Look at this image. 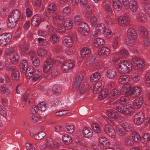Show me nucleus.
I'll use <instances>...</instances> for the list:
<instances>
[{
    "label": "nucleus",
    "instance_id": "nucleus-1",
    "mask_svg": "<svg viewBox=\"0 0 150 150\" xmlns=\"http://www.w3.org/2000/svg\"><path fill=\"white\" fill-rule=\"evenodd\" d=\"M20 12L17 9L13 10L11 13L8 16V23H7L9 28H12L15 27L20 18Z\"/></svg>",
    "mask_w": 150,
    "mask_h": 150
},
{
    "label": "nucleus",
    "instance_id": "nucleus-2",
    "mask_svg": "<svg viewBox=\"0 0 150 150\" xmlns=\"http://www.w3.org/2000/svg\"><path fill=\"white\" fill-rule=\"evenodd\" d=\"M132 64L127 60H124L119 64L117 69L118 72L121 74L127 73L132 69Z\"/></svg>",
    "mask_w": 150,
    "mask_h": 150
},
{
    "label": "nucleus",
    "instance_id": "nucleus-3",
    "mask_svg": "<svg viewBox=\"0 0 150 150\" xmlns=\"http://www.w3.org/2000/svg\"><path fill=\"white\" fill-rule=\"evenodd\" d=\"M126 85L129 86L127 88L128 89L126 92L127 96H130L131 98H134L135 97L139 96L141 93V90L139 87H133L132 88V86L130 84H126Z\"/></svg>",
    "mask_w": 150,
    "mask_h": 150
},
{
    "label": "nucleus",
    "instance_id": "nucleus-4",
    "mask_svg": "<svg viewBox=\"0 0 150 150\" xmlns=\"http://www.w3.org/2000/svg\"><path fill=\"white\" fill-rule=\"evenodd\" d=\"M42 146L44 148H47L53 150H58L60 149V146L58 144H54L52 139L48 137L46 139V144H43Z\"/></svg>",
    "mask_w": 150,
    "mask_h": 150
},
{
    "label": "nucleus",
    "instance_id": "nucleus-5",
    "mask_svg": "<svg viewBox=\"0 0 150 150\" xmlns=\"http://www.w3.org/2000/svg\"><path fill=\"white\" fill-rule=\"evenodd\" d=\"M11 38V35L9 33L3 34L0 35V46L4 47L8 44Z\"/></svg>",
    "mask_w": 150,
    "mask_h": 150
},
{
    "label": "nucleus",
    "instance_id": "nucleus-6",
    "mask_svg": "<svg viewBox=\"0 0 150 150\" xmlns=\"http://www.w3.org/2000/svg\"><path fill=\"white\" fill-rule=\"evenodd\" d=\"M145 117L144 114L142 112H138L134 116V122L137 125H140L146 120H144Z\"/></svg>",
    "mask_w": 150,
    "mask_h": 150
},
{
    "label": "nucleus",
    "instance_id": "nucleus-7",
    "mask_svg": "<svg viewBox=\"0 0 150 150\" xmlns=\"http://www.w3.org/2000/svg\"><path fill=\"white\" fill-rule=\"evenodd\" d=\"M129 86L126 85V84H125L119 92V91L117 89H114L110 91V93L111 94V95L112 96H120L121 94L125 95L127 96L126 93L128 89L127 88H129Z\"/></svg>",
    "mask_w": 150,
    "mask_h": 150
},
{
    "label": "nucleus",
    "instance_id": "nucleus-8",
    "mask_svg": "<svg viewBox=\"0 0 150 150\" xmlns=\"http://www.w3.org/2000/svg\"><path fill=\"white\" fill-rule=\"evenodd\" d=\"M104 131L106 134L112 138L115 137V129L111 125H106L104 128Z\"/></svg>",
    "mask_w": 150,
    "mask_h": 150
},
{
    "label": "nucleus",
    "instance_id": "nucleus-9",
    "mask_svg": "<svg viewBox=\"0 0 150 150\" xmlns=\"http://www.w3.org/2000/svg\"><path fill=\"white\" fill-rule=\"evenodd\" d=\"M83 78L81 77L80 75H77L75 79V81L73 85V89L74 91H76L80 87Z\"/></svg>",
    "mask_w": 150,
    "mask_h": 150
},
{
    "label": "nucleus",
    "instance_id": "nucleus-10",
    "mask_svg": "<svg viewBox=\"0 0 150 150\" xmlns=\"http://www.w3.org/2000/svg\"><path fill=\"white\" fill-rule=\"evenodd\" d=\"M74 66L73 63L71 60L65 61L63 63L62 67V70L64 71H67L71 69Z\"/></svg>",
    "mask_w": 150,
    "mask_h": 150
},
{
    "label": "nucleus",
    "instance_id": "nucleus-11",
    "mask_svg": "<svg viewBox=\"0 0 150 150\" xmlns=\"http://www.w3.org/2000/svg\"><path fill=\"white\" fill-rule=\"evenodd\" d=\"M137 38V37L130 36L127 35L125 38L126 42L129 46H132L135 43V40Z\"/></svg>",
    "mask_w": 150,
    "mask_h": 150
},
{
    "label": "nucleus",
    "instance_id": "nucleus-12",
    "mask_svg": "<svg viewBox=\"0 0 150 150\" xmlns=\"http://www.w3.org/2000/svg\"><path fill=\"white\" fill-rule=\"evenodd\" d=\"M88 83L87 82H84L79 91V93L81 95L85 94L88 91Z\"/></svg>",
    "mask_w": 150,
    "mask_h": 150
},
{
    "label": "nucleus",
    "instance_id": "nucleus-13",
    "mask_svg": "<svg viewBox=\"0 0 150 150\" xmlns=\"http://www.w3.org/2000/svg\"><path fill=\"white\" fill-rule=\"evenodd\" d=\"M25 77L27 79H30L33 75L34 71V68L33 66H29L25 71Z\"/></svg>",
    "mask_w": 150,
    "mask_h": 150
},
{
    "label": "nucleus",
    "instance_id": "nucleus-14",
    "mask_svg": "<svg viewBox=\"0 0 150 150\" xmlns=\"http://www.w3.org/2000/svg\"><path fill=\"white\" fill-rule=\"evenodd\" d=\"M99 51L98 54L103 56H107L110 53V49L107 47H103L99 49Z\"/></svg>",
    "mask_w": 150,
    "mask_h": 150
},
{
    "label": "nucleus",
    "instance_id": "nucleus-15",
    "mask_svg": "<svg viewBox=\"0 0 150 150\" xmlns=\"http://www.w3.org/2000/svg\"><path fill=\"white\" fill-rule=\"evenodd\" d=\"M41 21V18L40 16L38 15H35L31 21V24L34 26H36L40 23Z\"/></svg>",
    "mask_w": 150,
    "mask_h": 150
},
{
    "label": "nucleus",
    "instance_id": "nucleus-16",
    "mask_svg": "<svg viewBox=\"0 0 150 150\" xmlns=\"http://www.w3.org/2000/svg\"><path fill=\"white\" fill-rule=\"evenodd\" d=\"M83 135L86 138H90L92 137L93 132L92 130L88 128L85 127L82 131Z\"/></svg>",
    "mask_w": 150,
    "mask_h": 150
},
{
    "label": "nucleus",
    "instance_id": "nucleus-17",
    "mask_svg": "<svg viewBox=\"0 0 150 150\" xmlns=\"http://www.w3.org/2000/svg\"><path fill=\"white\" fill-rule=\"evenodd\" d=\"M52 60L51 59H47L43 67V71L44 72H46L48 71L52 66Z\"/></svg>",
    "mask_w": 150,
    "mask_h": 150
},
{
    "label": "nucleus",
    "instance_id": "nucleus-18",
    "mask_svg": "<svg viewBox=\"0 0 150 150\" xmlns=\"http://www.w3.org/2000/svg\"><path fill=\"white\" fill-rule=\"evenodd\" d=\"M130 79V77L127 74L121 76L118 79V81L120 84H124L127 83Z\"/></svg>",
    "mask_w": 150,
    "mask_h": 150
},
{
    "label": "nucleus",
    "instance_id": "nucleus-19",
    "mask_svg": "<svg viewBox=\"0 0 150 150\" xmlns=\"http://www.w3.org/2000/svg\"><path fill=\"white\" fill-rule=\"evenodd\" d=\"M28 66V63L26 60H23L21 62L20 64V70L21 73H24L25 72Z\"/></svg>",
    "mask_w": 150,
    "mask_h": 150
},
{
    "label": "nucleus",
    "instance_id": "nucleus-20",
    "mask_svg": "<svg viewBox=\"0 0 150 150\" xmlns=\"http://www.w3.org/2000/svg\"><path fill=\"white\" fill-rule=\"evenodd\" d=\"M118 21L120 23V25L122 26L127 25L129 24V19L125 16L120 17Z\"/></svg>",
    "mask_w": 150,
    "mask_h": 150
},
{
    "label": "nucleus",
    "instance_id": "nucleus-21",
    "mask_svg": "<svg viewBox=\"0 0 150 150\" xmlns=\"http://www.w3.org/2000/svg\"><path fill=\"white\" fill-rule=\"evenodd\" d=\"M127 132H132L133 130V127L132 124L129 122L123 123L121 125Z\"/></svg>",
    "mask_w": 150,
    "mask_h": 150
},
{
    "label": "nucleus",
    "instance_id": "nucleus-22",
    "mask_svg": "<svg viewBox=\"0 0 150 150\" xmlns=\"http://www.w3.org/2000/svg\"><path fill=\"white\" fill-rule=\"evenodd\" d=\"M116 73L115 70L114 69H108L106 73V76L110 79H112L116 76Z\"/></svg>",
    "mask_w": 150,
    "mask_h": 150
},
{
    "label": "nucleus",
    "instance_id": "nucleus-23",
    "mask_svg": "<svg viewBox=\"0 0 150 150\" xmlns=\"http://www.w3.org/2000/svg\"><path fill=\"white\" fill-rule=\"evenodd\" d=\"M100 78V74L98 72H95L90 76V79L92 82H95L98 80Z\"/></svg>",
    "mask_w": 150,
    "mask_h": 150
},
{
    "label": "nucleus",
    "instance_id": "nucleus-24",
    "mask_svg": "<svg viewBox=\"0 0 150 150\" xmlns=\"http://www.w3.org/2000/svg\"><path fill=\"white\" fill-rule=\"evenodd\" d=\"M113 5L114 8L118 11H120L122 5L119 0H113Z\"/></svg>",
    "mask_w": 150,
    "mask_h": 150
},
{
    "label": "nucleus",
    "instance_id": "nucleus-25",
    "mask_svg": "<svg viewBox=\"0 0 150 150\" xmlns=\"http://www.w3.org/2000/svg\"><path fill=\"white\" fill-rule=\"evenodd\" d=\"M62 139L64 143L67 145L70 144L72 142L71 138L68 134L64 135L62 137Z\"/></svg>",
    "mask_w": 150,
    "mask_h": 150
},
{
    "label": "nucleus",
    "instance_id": "nucleus-26",
    "mask_svg": "<svg viewBox=\"0 0 150 150\" xmlns=\"http://www.w3.org/2000/svg\"><path fill=\"white\" fill-rule=\"evenodd\" d=\"M132 139L136 142H139L141 140L140 135L137 132L134 131L132 134Z\"/></svg>",
    "mask_w": 150,
    "mask_h": 150
},
{
    "label": "nucleus",
    "instance_id": "nucleus-27",
    "mask_svg": "<svg viewBox=\"0 0 150 150\" xmlns=\"http://www.w3.org/2000/svg\"><path fill=\"white\" fill-rule=\"evenodd\" d=\"M62 41L63 43L67 44L69 46L73 45V40L70 36H66L64 37Z\"/></svg>",
    "mask_w": 150,
    "mask_h": 150
},
{
    "label": "nucleus",
    "instance_id": "nucleus-28",
    "mask_svg": "<svg viewBox=\"0 0 150 150\" xmlns=\"http://www.w3.org/2000/svg\"><path fill=\"white\" fill-rule=\"evenodd\" d=\"M42 73L41 71L39 70L35 71L33 75V79L35 81L39 79L42 76Z\"/></svg>",
    "mask_w": 150,
    "mask_h": 150
},
{
    "label": "nucleus",
    "instance_id": "nucleus-29",
    "mask_svg": "<svg viewBox=\"0 0 150 150\" xmlns=\"http://www.w3.org/2000/svg\"><path fill=\"white\" fill-rule=\"evenodd\" d=\"M96 31H98L100 34H103L105 31V28L103 24L98 25L96 27Z\"/></svg>",
    "mask_w": 150,
    "mask_h": 150
},
{
    "label": "nucleus",
    "instance_id": "nucleus-30",
    "mask_svg": "<svg viewBox=\"0 0 150 150\" xmlns=\"http://www.w3.org/2000/svg\"><path fill=\"white\" fill-rule=\"evenodd\" d=\"M105 42L104 40L100 38H97L94 40V45L96 47H98L100 46L103 45Z\"/></svg>",
    "mask_w": 150,
    "mask_h": 150
},
{
    "label": "nucleus",
    "instance_id": "nucleus-31",
    "mask_svg": "<svg viewBox=\"0 0 150 150\" xmlns=\"http://www.w3.org/2000/svg\"><path fill=\"white\" fill-rule=\"evenodd\" d=\"M138 31L140 32L141 36L145 37L148 35V32L146 28L143 27H140L138 28Z\"/></svg>",
    "mask_w": 150,
    "mask_h": 150
},
{
    "label": "nucleus",
    "instance_id": "nucleus-32",
    "mask_svg": "<svg viewBox=\"0 0 150 150\" xmlns=\"http://www.w3.org/2000/svg\"><path fill=\"white\" fill-rule=\"evenodd\" d=\"M103 87V85L102 84V82L98 81L96 83L93 87V90L96 91H100L102 90V88Z\"/></svg>",
    "mask_w": 150,
    "mask_h": 150
},
{
    "label": "nucleus",
    "instance_id": "nucleus-33",
    "mask_svg": "<svg viewBox=\"0 0 150 150\" xmlns=\"http://www.w3.org/2000/svg\"><path fill=\"white\" fill-rule=\"evenodd\" d=\"M19 71L16 68H14L12 71L11 74L12 79L14 80L17 81L19 79Z\"/></svg>",
    "mask_w": 150,
    "mask_h": 150
},
{
    "label": "nucleus",
    "instance_id": "nucleus-34",
    "mask_svg": "<svg viewBox=\"0 0 150 150\" xmlns=\"http://www.w3.org/2000/svg\"><path fill=\"white\" fill-rule=\"evenodd\" d=\"M96 57L97 55H96L90 56L88 59H87L86 61V65L88 66L91 65L94 62Z\"/></svg>",
    "mask_w": 150,
    "mask_h": 150
},
{
    "label": "nucleus",
    "instance_id": "nucleus-35",
    "mask_svg": "<svg viewBox=\"0 0 150 150\" xmlns=\"http://www.w3.org/2000/svg\"><path fill=\"white\" fill-rule=\"evenodd\" d=\"M53 92L56 95H58L60 94L61 90L60 86L58 85H56L54 86L52 88Z\"/></svg>",
    "mask_w": 150,
    "mask_h": 150
},
{
    "label": "nucleus",
    "instance_id": "nucleus-36",
    "mask_svg": "<svg viewBox=\"0 0 150 150\" xmlns=\"http://www.w3.org/2000/svg\"><path fill=\"white\" fill-rule=\"evenodd\" d=\"M117 131L120 135L122 136H124L127 132L121 125L117 127Z\"/></svg>",
    "mask_w": 150,
    "mask_h": 150
},
{
    "label": "nucleus",
    "instance_id": "nucleus-37",
    "mask_svg": "<svg viewBox=\"0 0 150 150\" xmlns=\"http://www.w3.org/2000/svg\"><path fill=\"white\" fill-rule=\"evenodd\" d=\"M45 133L43 131H41L34 135V138L37 140H40L42 139L45 136Z\"/></svg>",
    "mask_w": 150,
    "mask_h": 150
},
{
    "label": "nucleus",
    "instance_id": "nucleus-38",
    "mask_svg": "<svg viewBox=\"0 0 150 150\" xmlns=\"http://www.w3.org/2000/svg\"><path fill=\"white\" fill-rule=\"evenodd\" d=\"M90 52V50L89 49L86 47L84 48L81 50V54L83 57H87Z\"/></svg>",
    "mask_w": 150,
    "mask_h": 150
},
{
    "label": "nucleus",
    "instance_id": "nucleus-39",
    "mask_svg": "<svg viewBox=\"0 0 150 150\" xmlns=\"http://www.w3.org/2000/svg\"><path fill=\"white\" fill-rule=\"evenodd\" d=\"M144 14L142 13L138 14L137 15V19L141 23H144L146 21V18Z\"/></svg>",
    "mask_w": 150,
    "mask_h": 150
},
{
    "label": "nucleus",
    "instance_id": "nucleus-40",
    "mask_svg": "<svg viewBox=\"0 0 150 150\" xmlns=\"http://www.w3.org/2000/svg\"><path fill=\"white\" fill-rule=\"evenodd\" d=\"M74 127L73 125H68L65 127V130L67 133H71L74 132Z\"/></svg>",
    "mask_w": 150,
    "mask_h": 150
},
{
    "label": "nucleus",
    "instance_id": "nucleus-41",
    "mask_svg": "<svg viewBox=\"0 0 150 150\" xmlns=\"http://www.w3.org/2000/svg\"><path fill=\"white\" fill-rule=\"evenodd\" d=\"M50 41L53 44H57L59 41V38L55 34L52 35L50 38Z\"/></svg>",
    "mask_w": 150,
    "mask_h": 150
},
{
    "label": "nucleus",
    "instance_id": "nucleus-42",
    "mask_svg": "<svg viewBox=\"0 0 150 150\" xmlns=\"http://www.w3.org/2000/svg\"><path fill=\"white\" fill-rule=\"evenodd\" d=\"M91 127L93 130L96 133H99L100 132V126L97 123L92 124Z\"/></svg>",
    "mask_w": 150,
    "mask_h": 150
},
{
    "label": "nucleus",
    "instance_id": "nucleus-43",
    "mask_svg": "<svg viewBox=\"0 0 150 150\" xmlns=\"http://www.w3.org/2000/svg\"><path fill=\"white\" fill-rule=\"evenodd\" d=\"M19 56L17 54H14L13 55L10 57L11 62L13 64H16L18 61Z\"/></svg>",
    "mask_w": 150,
    "mask_h": 150
},
{
    "label": "nucleus",
    "instance_id": "nucleus-44",
    "mask_svg": "<svg viewBox=\"0 0 150 150\" xmlns=\"http://www.w3.org/2000/svg\"><path fill=\"white\" fill-rule=\"evenodd\" d=\"M119 54L121 58H126L128 54V51L126 50L123 49L120 51Z\"/></svg>",
    "mask_w": 150,
    "mask_h": 150
},
{
    "label": "nucleus",
    "instance_id": "nucleus-45",
    "mask_svg": "<svg viewBox=\"0 0 150 150\" xmlns=\"http://www.w3.org/2000/svg\"><path fill=\"white\" fill-rule=\"evenodd\" d=\"M130 36L137 37V34L134 29L132 28H130L128 29L127 31V35Z\"/></svg>",
    "mask_w": 150,
    "mask_h": 150
},
{
    "label": "nucleus",
    "instance_id": "nucleus-46",
    "mask_svg": "<svg viewBox=\"0 0 150 150\" xmlns=\"http://www.w3.org/2000/svg\"><path fill=\"white\" fill-rule=\"evenodd\" d=\"M74 22L75 24L77 25H79L82 22V18L79 15L75 16L74 18Z\"/></svg>",
    "mask_w": 150,
    "mask_h": 150
},
{
    "label": "nucleus",
    "instance_id": "nucleus-47",
    "mask_svg": "<svg viewBox=\"0 0 150 150\" xmlns=\"http://www.w3.org/2000/svg\"><path fill=\"white\" fill-rule=\"evenodd\" d=\"M144 7L145 12L150 15V3L148 2H145Z\"/></svg>",
    "mask_w": 150,
    "mask_h": 150
},
{
    "label": "nucleus",
    "instance_id": "nucleus-48",
    "mask_svg": "<svg viewBox=\"0 0 150 150\" xmlns=\"http://www.w3.org/2000/svg\"><path fill=\"white\" fill-rule=\"evenodd\" d=\"M72 21L69 18H66L64 21V25H65L69 29H71L72 27Z\"/></svg>",
    "mask_w": 150,
    "mask_h": 150
},
{
    "label": "nucleus",
    "instance_id": "nucleus-49",
    "mask_svg": "<svg viewBox=\"0 0 150 150\" xmlns=\"http://www.w3.org/2000/svg\"><path fill=\"white\" fill-rule=\"evenodd\" d=\"M15 49L14 47H9L6 49L5 53L6 55H10L11 54L14 52Z\"/></svg>",
    "mask_w": 150,
    "mask_h": 150
},
{
    "label": "nucleus",
    "instance_id": "nucleus-50",
    "mask_svg": "<svg viewBox=\"0 0 150 150\" xmlns=\"http://www.w3.org/2000/svg\"><path fill=\"white\" fill-rule=\"evenodd\" d=\"M89 30V29L87 25H85L84 28L83 29H81V30L79 31L83 35H86L88 33Z\"/></svg>",
    "mask_w": 150,
    "mask_h": 150
},
{
    "label": "nucleus",
    "instance_id": "nucleus-51",
    "mask_svg": "<svg viewBox=\"0 0 150 150\" xmlns=\"http://www.w3.org/2000/svg\"><path fill=\"white\" fill-rule=\"evenodd\" d=\"M38 41L41 45L45 46L47 45L48 44V41L42 38H39Z\"/></svg>",
    "mask_w": 150,
    "mask_h": 150
},
{
    "label": "nucleus",
    "instance_id": "nucleus-52",
    "mask_svg": "<svg viewBox=\"0 0 150 150\" xmlns=\"http://www.w3.org/2000/svg\"><path fill=\"white\" fill-rule=\"evenodd\" d=\"M125 108V106L123 105V104H122L116 107V110L120 113L123 114L125 110H126Z\"/></svg>",
    "mask_w": 150,
    "mask_h": 150
},
{
    "label": "nucleus",
    "instance_id": "nucleus-53",
    "mask_svg": "<svg viewBox=\"0 0 150 150\" xmlns=\"http://www.w3.org/2000/svg\"><path fill=\"white\" fill-rule=\"evenodd\" d=\"M125 144L128 146H131L132 145L134 142L132 141L131 139V137L130 136H128L126 138L125 140Z\"/></svg>",
    "mask_w": 150,
    "mask_h": 150
},
{
    "label": "nucleus",
    "instance_id": "nucleus-54",
    "mask_svg": "<svg viewBox=\"0 0 150 150\" xmlns=\"http://www.w3.org/2000/svg\"><path fill=\"white\" fill-rule=\"evenodd\" d=\"M150 139V134L149 133L144 134L143 136L142 140L144 141L145 143L148 142Z\"/></svg>",
    "mask_w": 150,
    "mask_h": 150
},
{
    "label": "nucleus",
    "instance_id": "nucleus-55",
    "mask_svg": "<svg viewBox=\"0 0 150 150\" xmlns=\"http://www.w3.org/2000/svg\"><path fill=\"white\" fill-rule=\"evenodd\" d=\"M37 106L38 109L42 111H45L47 108L46 104H38Z\"/></svg>",
    "mask_w": 150,
    "mask_h": 150
},
{
    "label": "nucleus",
    "instance_id": "nucleus-56",
    "mask_svg": "<svg viewBox=\"0 0 150 150\" xmlns=\"http://www.w3.org/2000/svg\"><path fill=\"white\" fill-rule=\"evenodd\" d=\"M32 63L35 66H38L40 64V60L37 58L33 57L32 58Z\"/></svg>",
    "mask_w": 150,
    "mask_h": 150
},
{
    "label": "nucleus",
    "instance_id": "nucleus-57",
    "mask_svg": "<svg viewBox=\"0 0 150 150\" xmlns=\"http://www.w3.org/2000/svg\"><path fill=\"white\" fill-rule=\"evenodd\" d=\"M47 53V51L45 50L39 49L37 51V53L39 56L45 55Z\"/></svg>",
    "mask_w": 150,
    "mask_h": 150
},
{
    "label": "nucleus",
    "instance_id": "nucleus-58",
    "mask_svg": "<svg viewBox=\"0 0 150 150\" xmlns=\"http://www.w3.org/2000/svg\"><path fill=\"white\" fill-rule=\"evenodd\" d=\"M28 95L27 93H25L22 95V99L26 103L28 102L29 103L30 102H33L32 101H30V100L28 98Z\"/></svg>",
    "mask_w": 150,
    "mask_h": 150
},
{
    "label": "nucleus",
    "instance_id": "nucleus-59",
    "mask_svg": "<svg viewBox=\"0 0 150 150\" xmlns=\"http://www.w3.org/2000/svg\"><path fill=\"white\" fill-rule=\"evenodd\" d=\"M57 28L59 33H64L65 32L66 28L64 26H62L60 25H58L57 26Z\"/></svg>",
    "mask_w": 150,
    "mask_h": 150
},
{
    "label": "nucleus",
    "instance_id": "nucleus-60",
    "mask_svg": "<svg viewBox=\"0 0 150 150\" xmlns=\"http://www.w3.org/2000/svg\"><path fill=\"white\" fill-rule=\"evenodd\" d=\"M105 21L106 23L108 24L111 25L112 23V20L109 16L108 15L105 17Z\"/></svg>",
    "mask_w": 150,
    "mask_h": 150
},
{
    "label": "nucleus",
    "instance_id": "nucleus-61",
    "mask_svg": "<svg viewBox=\"0 0 150 150\" xmlns=\"http://www.w3.org/2000/svg\"><path fill=\"white\" fill-rule=\"evenodd\" d=\"M38 108L37 105H33L31 109V112L32 114H35L37 112Z\"/></svg>",
    "mask_w": 150,
    "mask_h": 150
},
{
    "label": "nucleus",
    "instance_id": "nucleus-62",
    "mask_svg": "<svg viewBox=\"0 0 150 150\" xmlns=\"http://www.w3.org/2000/svg\"><path fill=\"white\" fill-rule=\"evenodd\" d=\"M56 21L59 23V25H60L64 21V18L63 16H56L55 17Z\"/></svg>",
    "mask_w": 150,
    "mask_h": 150
},
{
    "label": "nucleus",
    "instance_id": "nucleus-63",
    "mask_svg": "<svg viewBox=\"0 0 150 150\" xmlns=\"http://www.w3.org/2000/svg\"><path fill=\"white\" fill-rule=\"evenodd\" d=\"M56 9L55 4H49L48 6L47 10L49 11H55Z\"/></svg>",
    "mask_w": 150,
    "mask_h": 150
},
{
    "label": "nucleus",
    "instance_id": "nucleus-64",
    "mask_svg": "<svg viewBox=\"0 0 150 150\" xmlns=\"http://www.w3.org/2000/svg\"><path fill=\"white\" fill-rule=\"evenodd\" d=\"M21 51L23 52H25L28 50V45L27 43H25L23 45L20 46Z\"/></svg>",
    "mask_w": 150,
    "mask_h": 150
}]
</instances>
